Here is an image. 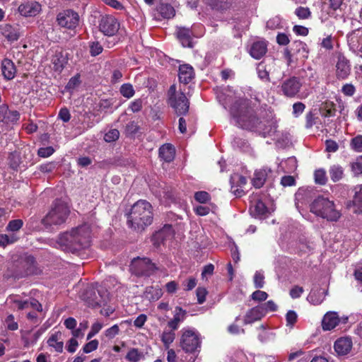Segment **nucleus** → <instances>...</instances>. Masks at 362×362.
<instances>
[{"mask_svg":"<svg viewBox=\"0 0 362 362\" xmlns=\"http://www.w3.org/2000/svg\"><path fill=\"white\" fill-rule=\"evenodd\" d=\"M324 290L312 291L308 296V300L313 305H319L324 300Z\"/></svg>","mask_w":362,"mask_h":362,"instance_id":"obj_37","label":"nucleus"},{"mask_svg":"<svg viewBox=\"0 0 362 362\" xmlns=\"http://www.w3.org/2000/svg\"><path fill=\"white\" fill-rule=\"evenodd\" d=\"M142 354L136 349H132L128 351L126 358L131 362H138Z\"/></svg>","mask_w":362,"mask_h":362,"instance_id":"obj_46","label":"nucleus"},{"mask_svg":"<svg viewBox=\"0 0 362 362\" xmlns=\"http://www.w3.org/2000/svg\"><path fill=\"white\" fill-rule=\"evenodd\" d=\"M80 17L77 12L71 9H66L57 16L58 25L64 28L74 30L79 25Z\"/></svg>","mask_w":362,"mask_h":362,"instance_id":"obj_10","label":"nucleus"},{"mask_svg":"<svg viewBox=\"0 0 362 362\" xmlns=\"http://www.w3.org/2000/svg\"><path fill=\"white\" fill-rule=\"evenodd\" d=\"M207 291L204 287H199L196 291V294L197 297V302L199 304H202L206 300V296L207 294Z\"/></svg>","mask_w":362,"mask_h":362,"instance_id":"obj_59","label":"nucleus"},{"mask_svg":"<svg viewBox=\"0 0 362 362\" xmlns=\"http://www.w3.org/2000/svg\"><path fill=\"white\" fill-rule=\"evenodd\" d=\"M90 242V226L85 223L62 233L57 243L62 250L75 254L89 247Z\"/></svg>","mask_w":362,"mask_h":362,"instance_id":"obj_2","label":"nucleus"},{"mask_svg":"<svg viewBox=\"0 0 362 362\" xmlns=\"http://www.w3.org/2000/svg\"><path fill=\"white\" fill-rule=\"evenodd\" d=\"M267 51V45L265 41L254 42L250 48V54L255 59H261Z\"/></svg>","mask_w":362,"mask_h":362,"instance_id":"obj_23","label":"nucleus"},{"mask_svg":"<svg viewBox=\"0 0 362 362\" xmlns=\"http://www.w3.org/2000/svg\"><path fill=\"white\" fill-rule=\"evenodd\" d=\"M230 191L236 197H240L244 194L242 187L247 183L246 178L238 173H234L230 176Z\"/></svg>","mask_w":362,"mask_h":362,"instance_id":"obj_14","label":"nucleus"},{"mask_svg":"<svg viewBox=\"0 0 362 362\" xmlns=\"http://www.w3.org/2000/svg\"><path fill=\"white\" fill-rule=\"evenodd\" d=\"M209 4L212 8L217 11H227L230 9L234 3V0H209Z\"/></svg>","mask_w":362,"mask_h":362,"instance_id":"obj_32","label":"nucleus"},{"mask_svg":"<svg viewBox=\"0 0 362 362\" xmlns=\"http://www.w3.org/2000/svg\"><path fill=\"white\" fill-rule=\"evenodd\" d=\"M23 226V221L21 219H14L10 221L6 228V230L13 233L18 231Z\"/></svg>","mask_w":362,"mask_h":362,"instance_id":"obj_41","label":"nucleus"},{"mask_svg":"<svg viewBox=\"0 0 362 362\" xmlns=\"http://www.w3.org/2000/svg\"><path fill=\"white\" fill-rule=\"evenodd\" d=\"M270 173H272V170L267 167H263L260 169L256 170L252 180L253 186L258 189L262 187L264 185Z\"/></svg>","mask_w":362,"mask_h":362,"instance_id":"obj_20","label":"nucleus"},{"mask_svg":"<svg viewBox=\"0 0 362 362\" xmlns=\"http://www.w3.org/2000/svg\"><path fill=\"white\" fill-rule=\"evenodd\" d=\"M2 74L5 79H13L16 74V69L14 63L8 59H4L1 62Z\"/></svg>","mask_w":362,"mask_h":362,"instance_id":"obj_26","label":"nucleus"},{"mask_svg":"<svg viewBox=\"0 0 362 362\" xmlns=\"http://www.w3.org/2000/svg\"><path fill=\"white\" fill-rule=\"evenodd\" d=\"M334 347L339 355H346L351 349V339L349 337L339 338L335 341Z\"/></svg>","mask_w":362,"mask_h":362,"instance_id":"obj_22","label":"nucleus"},{"mask_svg":"<svg viewBox=\"0 0 362 362\" xmlns=\"http://www.w3.org/2000/svg\"><path fill=\"white\" fill-rule=\"evenodd\" d=\"M118 20L112 15H103L98 21L99 30L108 37L114 36L119 30Z\"/></svg>","mask_w":362,"mask_h":362,"instance_id":"obj_11","label":"nucleus"},{"mask_svg":"<svg viewBox=\"0 0 362 362\" xmlns=\"http://www.w3.org/2000/svg\"><path fill=\"white\" fill-rule=\"evenodd\" d=\"M340 322L337 313L327 312L322 322V329L324 330H331L336 327Z\"/></svg>","mask_w":362,"mask_h":362,"instance_id":"obj_21","label":"nucleus"},{"mask_svg":"<svg viewBox=\"0 0 362 362\" xmlns=\"http://www.w3.org/2000/svg\"><path fill=\"white\" fill-rule=\"evenodd\" d=\"M335 67L336 76L338 79H345L351 73V65L349 61L341 54L337 56V62Z\"/></svg>","mask_w":362,"mask_h":362,"instance_id":"obj_13","label":"nucleus"},{"mask_svg":"<svg viewBox=\"0 0 362 362\" xmlns=\"http://www.w3.org/2000/svg\"><path fill=\"white\" fill-rule=\"evenodd\" d=\"M194 199L199 203H206L210 200V195L204 191H199L194 194Z\"/></svg>","mask_w":362,"mask_h":362,"instance_id":"obj_52","label":"nucleus"},{"mask_svg":"<svg viewBox=\"0 0 362 362\" xmlns=\"http://www.w3.org/2000/svg\"><path fill=\"white\" fill-rule=\"evenodd\" d=\"M297 314L293 310H289L286 315V325L293 327L297 320Z\"/></svg>","mask_w":362,"mask_h":362,"instance_id":"obj_56","label":"nucleus"},{"mask_svg":"<svg viewBox=\"0 0 362 362\" xmlns=\"http://www.w3.org/2000/svg\"><path fill=\"white\" fill-rule=\"evenodd\" d=\"M179 80L181 83L187 84L193 78V68L188 64L180 65L179 67Z\"/></svg>","mask_w":362,"mask_h":362,"instance_id":"obj_28","label":"nucleus"},{"mask_svg":"<svg viewBox=\"0 0 362 362\" xmlns=\"http://www.w3.org/2000/svg\"><path fill=\"white\" fill-rule=\"evenodd\" d=\"M351 170L354 175H359L362 174V163L358 160L352 163Z\"/></svg>","mask_w":362,"mask_h":362,"instance_id":"obj_64","label":"nucleus"},{"mask_svg":"<svg viewBox=\"0 0 362 362\" xmlns=\"http://www.w3.org/2000/svg\"><path fill=\"white\" fill-rule=\"evenodd\" d=\"M5 322L9 330L15 331L18 328V323L14 321V316L13 315H9L6 318Z\"/></svg>","mask_w":362,"mask_h":362,"instance_id":"obj_57","label":"nucleus"},{"mask_svg":"<svg viewBox=\"0 0 362 362\" xmlns=\"http://www.w3.org/2000/svg\"><path fill=\"white\" fill-rule=\"evenodd\" d=\"M47 343L49 346L52 347L57 352L62 353L64 348L62 333L59 331L52 334L47 339Z\"/></svg>","mask_w":362,"mask_h":362,"instance_id":"obj_27","label":"nucleus"},{"mask_svg":"<svg viewBox=\"0 0 362 362\" xmlns=\"http://www.w3.org/2000/svg\"><path fill=\"white\" fill-rule=\"evenodd\" d=\"M186 315V311L180 307H176L173 320L168 322V326L173 330L177 329L179 324L182 322Z\"/></svg>","mask_w":362,"mask_h":362,"instance_id":"obj_29","label":"nucleus"},{"mask_svg":"<svg viewBox=\"0 0 362 362\" xmlns=\"http://www.w3.org/2000/svg\"><path fill=\"white\" fill-rule=\"evenodd\" d=\"M264 276L261 272H256L254 276V285L257 288H262L264 285Z\"/></svg>","mask_w":362,"mask_h":362,"instance_id":"obj_50","label":"nucleus"},{"mask_svg":"<svg viewBox=\"0 0 362 362\" xmlns=\"http://www.w3.org/2000/svg\"><path fill=\"white\" fill-rule=\"evenodd\" d=\"M295 14L300 19H308L311 16V11L308 7L299 6L295 10Z\"/></svg>","mask_w":362,"mask_h":362,"instance_id":"obj_45","label":"nucleus"},{"mask_svg":"<svg viewBox=\"0 0 362 362\" xmlns=\"http://www.w3.org/2000/svg\"><path fill=\"white\" fill-rule=\"evenodd\" d=\"M3 33L5 37L11 42L16 41L20 37L18 30L10 25H6Z\"/></svg>","mask_w":362,"mask_h":362,"instance_id":"obj_39","label":"nucleus"},{"mask_svg":"<svg viewBox=\"0 0 362 362\" xmlns=\"http://www.w3.org/2000/svg\"><path fill=\"white\" fill-rule=\"evenodd\" d=\"M180 346L186 353L199 351L201 340L198 332L190 327H185L181 330Z\"/></svg>","mask_w":362,"mask_h":362,"instance_id":"obj_8","label":"nucleus"},{"mask_svg":"<svg viewBox=\"0 0 362 362\" xmlns=\"http://www.w3.org/2000/svg\"><path fill=\"white\" fill-rule=\"evenodd\" d=\"M119 132L117 129H110L108 132H107L104 136V140L106 142H112L119 139Z\"/></svg>","mask_w":362,"mask_h":362,"instance_id":"obj_48","label":"nucleus"},{"mask_svg":"<svg viewBox=\"0 0 362 362\" xmlns=\"http://www.w3.org/2000/svg\"><path fill=\"white\" fill-rule=\"evenodd\" d=\"M342 93L346 96H353L356 92V88L352 83H346L341 88Z\"/></svg>","mask_w":362,"mask_h":362,"instance_id":"obj_53","label":"nucleus"},{"mask_svg":"<svg viewBox=\"0 0 362 362\" xmlns=\"http://www.w3.org/2000/svg\"><path fill=\"white\" fill-rule=\"evenodd\" d=\"M130 269L136 276H149L153 274L158 268L148 258H134L131 264Z\"/></svg>","mask_w":362,"mask_h":362,"instance_id":"obj_9","label":"nucleus"},{"mask_svg":"<svg viewBox=\"0 0 362 362\" xmlns=\"http://www.w3.org/2000/svg\"><path fill=\"white\" fill-rule=\"evenodd\" d=\"M192 28L186 27L177 28V37L183 47H192V37L194 35Z\"/></svg>","mask_w":362,"mask_h":362,"instance_id":"obj_17","label":"nucleus"},{"mask_svg":"<svg viewBox=\"0 0 362 362\" xmlns=\"http://www.w3.org/2000/svg\"><path fill=\"white\" fill-rule=\"evenodd\" d=\"M98 346V341L96 339L92 340L86 344L83 348V352L88 354L97 349Z\"/></svg>","mask_w":362,"mask_h":362,"instance_id":"obj_58","label":"nucleus"},{"mask_svg":"<svg viewBox=\"0 0 362 362\" xmlns=\"http://www.w3.org/2000/svg\"><path fill=\"white\" fill-rule=\"evenodd\" d=\"M354 195L352 200L354 213L362 214V184L357 185L354 188Z\"/></svg>","mask_w":362,"mask_h":362,"instance_id":"obj_30","label":"nucleus"},{"mask_svg":"<svg viewBox=\"0 0 362 362\" xmlns=\"http://www.w3.org/2000/svg\"><path fill=\"white\" fill-rule=\"evenodd\" d=\"M325 146L326 151L330 153L336 152L339 149L338 144L332 139H327L325 141Z\"/></svg>","mask_w":362,"mask_h":362,"instance_id":"obj_62","label":"nucleus"},{"mask_svg":"<svg viewBox=\"0 0 362 362\" xmlns=\"http://www.w3.org/2000/svg\"><path fill=\"white\" fill-rule=\"evenodd\" d=\"M264 315L263 310L260 305L255 306L247 312L244 317V324H251L255 321L259 320Z\"/></svg>","mask_w":362,"mask_h":362,"instance_id":"obj_25","label":"nucleus"},{"mask_svg":"<svg viewBox=\"0 0 362 362\" xmlns=\"http://www.w3.org/2000/svg\"><path fill=\"white\" fill-rule=\"evenodd\" d=\"M159 156L165 162H170L175 156V148L170 144L163 145L159 148Z\"/></svg>","mask_w":362,"mask_h":362,"instance_id":"obj_31","label":"nucleus"},{"mask_svg":"<svg viewBox=\"0 0 362 362\" xmlns=\"http://www.w3.org/2000/svg\"><path fill=\"white\" fill-rule=\"evenodd\" d=\"M269 71L270 69H268L267 66L264 62H260L258 64L257 67V72L258 77L260 79L266 82H270Z\"/></svg>","mask_w":362,"mask_h":362,"instance_id":"obj_40","label":"nucleus"},{"mask_svg":"<svg viewBox=\"0 0 362 362\" xmlns=\"http://www.w3.org/2000/svg\"><path fill=\"white\" fill-rule=\"evenodd\" d=\"M20 13L24 16H35L41 11V5L37 1H28L18 7Z\"/></svg>","mask_w":362,"mask_h":362,"instance_id":"obj_19","label":"nucleus"},{"mask_svg":"<svg viewBox=\"0 0 362 362\" xmlns=\"http://www.w3.org/2000/svg\"><path fill=\"white\" fill-rule=\"evenodd\" d=\"M329 173L331 180L336 182L343 177L344 169L341 165L334 164L329 168Z\"/></svg>","mask_w":362,"mask_h":362,"instance_id":"obj_35","label":"nucleus"},{"mask_svg":"<svg viewBox=\"0 0 362 362\" xmlns=\"http://www.w3.org/2000/svg\"><path fill=\"white\" fill-rule=\"evenodd\" d=\"M268 297V294L265 291L260 290L255 291L251 295V298L255 301H264Z\"/></svg>","mask_w":362,"mask_h":362,"instance_id":"obj_54","label":"nucleus"},{"mask_svg":"<svg viewBox=\"0 0 362 362\" xmlns=\"http://www.w3.org/2000/svg\"><path fill=\"white\" fill-rule=\"evenodd\" d=\"M315 182L317 184L324 185L327 181L326 172L324 169H319L315 171L314 173Z\"/></svg>","mask_w":362,"mask_h":362,"instance_id":"obj_44","label":"nucleus"},{"mask_svg":"<svg viewBox=\"0 0 362 362\" xmlns=\"http://www.w3.org/2000/svg\"><path fill=\"white\" fill-rule=\"evenodd\" d=\"M126 216L130 228L142 231L153 221L152 206L148 202L140 199L132 206Z\"/></svg>","mask_w":362,"mask_h":362,"instance_id":"obj_3","label":"nucleus"},{"mask_svg":"<svg viewBox=\"0 0 362 362\" xmlns=\"http://www.w3.org/2000/svg\"><path fill=\"white\" fill-rule=\"evenodd\" d=\"M68 62L67 53L63 51H56L52 58L54 69L56 71H62Z\"/></svg>","mask_w":362,"mask_h":362,"instance_id":"obj_24","label":"nucleus"},{"mask_svg":"<svg viewBox=\"0 0 362 362\" xmlns=\"http://www.w3.org/2000/svg\"><path fill=\"white\" fill-rule=\"evenodd\" d=\"M301 86L300 79L298 77L291 76L282 82L281 90L286 97L293 98L299 93Z\"/></svg>","mask_w":362,"mask_h":362,"instance_id":"obj_12","label":"nucleus"},{"mask_svg":"<svg viewBox=\"0 0 362 362\" xmlns=\"http://www.w3.org/2000/svg\"><path fill=\"white\" fill-rule=\"evenodd\" d=\"M119 332V328L117 325H114L111 327L105 330V334L109 339H113Z\"/></svg>","mask_w":362,"mask_h":362,"instance_id":"obj_61","label":"nucleus"},{"mask_svg":"<svg viewBox=\"0 0 362 362\" xmlns=\"http://www.w3.org/2000/svg\"><path fill=\"white\" fill-rule=\"evenodd\" d=\"M175 330H173L172 329H166L164 330L160 335V339L166 349L169 348L175 338Z\"/></svg>","mask_w":362,"mask_h":362,"instance_id":"obj_38","label":"nucleus"},{"mask_svg":"<svg viewBox=\"0 0 362 362\" xmlns=\"http://www.w3.org/2000/svg\"><path fill=\"white\" fill-rule=\"evenodd\" d=\"M69 212L70 210L64 202L56 199L52 204L51 210L42 219V223L46 226L61 225L66 221Z\"/></svg>","mask_w":362,"mask_h":362,"instance_id":"obj_5","label":"nucleus"},{"mask_svg":"<svg viewBox=\"0 0 362 362\" xmlns=\"http://www.w3.org/2000/svg\"><path fill=\"white\" fill-rule=\"evenodd\" d=\"M309 49L308 45L300 40L292 42L290 48H286L284 57L288 66L296 64L298 61H305L308 57Z\"/></svg>","mask_w":362,"mask_h":362,"instance_id":"obj_7","label":"nucleus"},{"mask_svg":"<svg viewBox=\"0 0 362 362\" xmlns=\"http://www.w3.org/2000/svg\"><path fill=\"white\" fill-rule=\"evenodd\" d=\"M162 294L163 293L160 288L153 286L147 287L144 293L145 297L152 301L158 300Z\"/></svg>","mask_w":362,"mask_h":362,"instance_id":"obj_36","label":"nucleus"},{"mask_svg":"<svg viewBox=\"0 0 362 362\" xmlns=\"http://www.w3.org/2000/svg\"><path fill=\"white\" fill-rule=\"evenodd\" d=\"M250 212L255 216L262 218L267 214L269 211L264 203L259 200L250 207Z\"/></svg>","mask_w":362,"mask_h":362,"instance_id":"obj_33","label":"nucleus"},{"mask_svg":"<svg viewBox=\"0 0 362 362\" xmlns=\"http://www.w3.org/2000/svg\"><path fill=\"white\" fill-rule=\"evenodd\" d=\"M310 207L313 214L328 221H337L341 216V213L337 209L334 202L322 196L314 199Z\"/></svg>","mask_w":362,"mask_h":362,"instance_id":"obj_4","label":"nucleus"},{"mask_svg":"<svg viewBox=\"0 0 362 362\" xmlns=\"http://www.w3.org/2000/svg\"><path fill=\"white\" fill-rule=\"evenodd\" d=\"M260 307L262 308L264 315L269 311L274 312L277 310V305L273 300H269L267 303L260 305Z\"/></svg>","mask_w":362,"mask_h":362,"instance_id":"obj_55","label":"nucleus"},{"mask_svg":"<svg viewBox=\"0 0 362 362\" xmlns=\"http://www.w3.org/2000/svg\"><path fill=\"white\" fill-rule=\"evenodd\" d=\"M18 238L15 234H1L0 235V246L5 247L7 245L14 243L18 240Z\"/></svg>","mask_w":362,"mask_h":362,"instance_id":"obj_42","label":"nucleus"},{"mask_svg":"<svg viewBox=\"0 0 362 362\" xmlns=\"http://www.w3.org/2000/svg\"><path fill=\"white\" fill-rule=\"evenodd\" d=\"M163 231H165V230H159L158 231L156 232L152 237L153 244L157 247H159L165 240L163 235Z\"/></svg>","mask_w":362,"mask_h":362,"instance_id":"obj_49","label":"nucleus"},{"mask_svg":"<svg viewBox=\"0 0 362 362\" xmlns=\"http://www.w3.org/2000/svg\"><path fill=\"white\" fill-rule=\"evenodd\" d=\"M168 104L178 116L185 115L189 108V101L182 91H177L175 84L170 86L168 91Z\"/></svg>","mask_w":362,"mask_h":362,"instance_id":"obj_6","label":"nucleus"},{"mask_svg":"<svg viewBox=\"0 0 362 362\" xmlns=\"http://www.w3.org/2000/svg\"><path fill=\"white\" fill-rule=\"evenodd\" d=\"M55 150L52 146L40 148L37 151L38 156L41 158H48L54 153Z\"/></svg>","mask_w":362,"mask_h":362,"instance_id":"obj_51","label":"nucleus"},{"mask_svg":"<svg viewBox=\"0 0 362 362\" xmlns=\"http://www.w3.org/2000/svg\"><path fill=\"white\" fill-rule=\"evenodd\" d=\"M20 118L17 110H10L6 104L0 105V122L5 124L16 122Z\"/></svg>","mask_w":362,"mask_h":362,"instance_id":"obj_15","label":"nucleus"},{"mask_svg":"<svg viewBox=\"0 0 362 362\" xmlns=\"http://www.w3.org/2000/svg\"><path fill=\"white\" fill-rule=\"evenodd\" d=\"M157 11L163 18H170L175 16V9L169 4L160 3L157 6Z\"/></svg>","mask_w":362,"mask_h":362,"instance_id":"obj_34","label":"nucleus"},{"mask_svg":"<svg viewBox=\"0 0 362 362\" xmlns=\"http://www.w3.org/2000/svg\"><path fill=\"white\" fill-rule=\"evenodd\" d=\"M255 362H276V356L272 355H258Z\"/></svg>","mask_w":362,"mask_h":362,"instance_id":"obj_63","label":"nucleus"},{"mask_svg":"<svg viewBox=\"0 0 362 362\" xmlns=\"http://www.w3.org/2000/svg\"><path fill=\"white\" fill-rule=\"evenodd\" d=\"M84 298L91 306H100L105 301L100 293L99 289L93 287H89L86 290Z\"/></svg>","mask_w":362,"mask_h":362,"instance_id":"obj_16","label":"nucleus"},{"mask_svg":"<svg viewBox=\"0 0 362 362\" xmlns=\"http://www.w3.org/2000/svg\"><path fill=\"white\" fill-rule=\"evenodd\" d=\"M312 192L308 189L300 188L295 194V204L299 211L300 209L307 205L312 199Z\"/></svg>","mask_w":362,"mask_h":362,"instance_id":"obj_18","label":"nucleus"},{"mask_svg":"<svg viewBox=\"0 0 362 362\" xmlns=\"http://www.w3.org/2000/svg\"><path fill=\"white\" fill-rule=\"evenodd\" d=\"M305 105L301 102L295 103L293 105V115L295 117H298L305 110Z\"/></svg>","mask_w":362,"mask_h":362,"instance_id":"obj_60","label":"nucleus"},{"mask_svg":"<svg viewBox=\"0 0 362 362\" xmlns=\"http://www.w3.org/2000/svg\"><path fill=\"white\" fill-rule=\"evenodd\" d=\"M351 147L356 152H362V136L358 135L351 141Z\"/></svg>","mask_w":362,"mask_h":362,"instance_id":"obj_47","label":"nucleus"},{"mask_svg":"<svg viewBox=\"0 0 362 362\" xmlns=\"http://www.w3.org/2000/svg\"><path fill=\"white\" fill-rule=\"evenodd\" d=\"M230 112L235 124L242 129L254 131L264 137L276 132L277 121L273 112L269 110L260 109L256 115L245 98L236 100Z\"/></svg>","mask_w":362,"mask_h":362,"instance_id":"obj_1","label":"nucleus"},{"mask_svg":"<svg viewBox=\"0 0 362 362\" xmlns=\"http://www.w3.org/2000/svg\"><path fill=\"white\" fill-rule=\"evenodd\" d=\"M119 91L122 95L127 98L133 97L135 93L134 88L130 83H124L122 85Z\"/></svg>","mask_w":362,"mask_h":362,"instance_id":"obj_43","label":"nucleus"}]
</instances>
